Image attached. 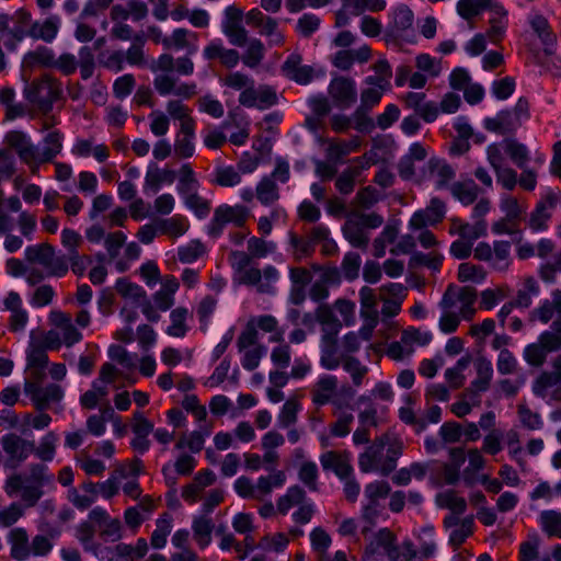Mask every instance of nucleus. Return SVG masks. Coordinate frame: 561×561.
<instances>
[{
  "label": "nucleus",
  "instance_id": "f257e3e1",
  "mask_svg": "<svg viewBox=\"0 0 561 561\" xmlns=\"http://www.w3.org/2000/svg\"><path fill=\"white\" fill-rule=\"evenodd\" d=\"M54 476L47 465L32 462L23 471L9 474L3 491L11 499L19 500L25 507L35 506L44 495V488L53 483Z\"/></svg>",
  "mask_w": 561,
  "mask_h": 561
},
{
  "label": "nucleus",
  "instance_id": "f03ea898",
  "mask_svg": "<svg viewBox=\"0 0 561 561\" xmlns=\"http://www.w3.org/2000/svg\"><path fill=\"white\" fill-rule=\"evenodd\" d=\"M401 454V442L389 435H381L359 454V470L364 473L378 472L380 476L387 477L396 469L397 460Z\"/></svg>",
  "mask_w": 561,
  "mask_h": 561
},
{
  "label": "nucleus",
  "instance_id": "7ed1b4c3",
  "mask_svg": "<svg viewBox=\"0 0 561 561\" xmlns=\"http://www.w3.org/2000/svg\"><path fill=\"white\" fill-rule=\"evenodd\" d=\"M174 68V58L169 54H162L151 66L152 71H163L153 79V87L161 96L173 94L179 98L190 99L196 94V84L180 82L178 78L170 75Z\"/></svg>",
  "mask_w": 561,
  "mask_h": 561
},
{
  "label": "nucleus",
  "instance_id": "20e7f679",
  "mask_svg": "<svg viewBox=\"0 0 561 561\" xmlns=\"http://www.w3.org/2000/svg\"><path fill=\"white\" fill-rule=\"evenodd\" d=\"M382 222L383 218L376 213L364 214L353 211L347 216L342 231L344 238L352 247L366 250L370 240L367 230L376 229L380 227Z\"/></svg>",
  "mask_w": 561,
  "mask_h": 561
},
{
  "label": "nucleus",
  "instance_id": "39448f33",
  "mask_svg": "<svg viewBox=\"0 0 561 561\" xmlns=\"http://www.w3.org/2000/svg\"><path fill=\"white\" fill-rule=\"evenodd\" d=\"M24 255L30 264L42 266L47 277H62L68 272L66 255L56 253L54 247L48 243L30 245L25 249Z\"/></svg>",
  "mask_w": 561,
  "mask_h": 561
},
{
  "label": "nucleus",
  "instance_id": "423d86ee",
  "mask_svg": "<svg viewBox=\"0 0 561 561\" xmlns=\"http://www.w3.org/2000/svg\"><path fill=\"white\" fill-rule=\"evenodd\" d=\"M561 351V320H554L549 330L543 331L536 343L529 344L524 352L526 362L540 366L549 353Z\"/></svg>",
  "mask_w": 561,
  "mask_h": 561
},
{
  "label": "nucleus",
  "instance_id": "0eeeda50",
  "mask_svg": "<svg viewBox=\"0 0 561 561\" xmlns=\"http://www.w3.org/2000/svg\"><path fill=\"white\" fill-rule=\"evenodd\" d=\"M49 320L58 330V332L49 331L46 336V344L49 348H59L61 341L69 347L82 340V334L73 325L70 314L54 310L49 313Z\"/></svg>",
  "mask_w": 561,
  "mask_h": 561
},
{
  "label": "nucleus",
  "instance_id": "6e6552de",
  "mask_svg": "<svg viewBox=\"0 0 561 561\" xmlns=\"http://www.w3.org/2000/svg\"><path fill=\"white\" fill-rule=\"evenodd\" d=\"M60 94V84L55 79L43 77L27 84L24 89L25 99L39 111L47 113Z\"/></svg>",
  "mask_w": 561,
  "mask_h": 561
},
{
  "label": "nucleus",
  "instance_id": "1a4fd4ad",
  "mask_svg": "<svg viewBox=\"0 0 561 561\" xmlns=\"http://www.w3.org/2000/svg\"><path fill=\"white\" fill-rule=\"evenodd\" d=\"M511 248V242L506 240H495L492 244L479 242L473 249V256L486 262L494 271L505 272L512 263Z\"/></svg>",
  "mask_w": 561,
  "mask_h": 561
},
{
  "label": "nucleus",
  "instance_id": "9d476101",
  "mask_svg": "<svg viewBox=\"0 0 561 561\" xmlns=\"http://www.w3.org/2000/svg\"><path fill=\"white\" fill-rule=\"evenodd\" d=\"M250 211L242 205L222 204L218 206L208 226V233L217 238L219 237L226 225L232 224L236 227H242L249 218Z\"/></svg>",
  "mask_w": 561,
  "mask_h": 561
},
{
  "label": "nucleus",
  "instance_id": "9b49d317",
  "mask_svg": "<svg viewBox=\"0 0 561 561\" xmlns=\"http://www.w3.org/2000/svg\"><path fill=\"white\" fill-rule=\"evenodd\" d=\"M476 301V291L472 288H455L449 286L445 291L439 306L440 308H451L459 318L469 320L474 314L473 304Z\"/></svg>",
  "mask_w": 561,
  "mask_h": 561
},
{
  "label": "nucleus",
  "instance_id": "f8f14e48",
  "mask_svg": "<svg viewBox=\"0 0 561 561\" xmlns=\"http://www.w3.org/2000/svg\"><path fill=\"white\" fill-rule=\"evenodd\" d=\"M0 444L8 456L7 465L12 468L20 466L35 451L33 439H26L15 433L2 436Z\"/></svg>",
  "mask_w": 561,
  "mask_h": 561
},
{
  "label": "nucleus",
  "instance_id": "ddd939ff",
  "mask_svg": "<svg viewBox=\"0 0 561 561\" xmlns=\"http://www.w3.org/2000/svg\"><path fill=\"white\" fill-rule=\"evenodd\" d=\"M239 284L255 286L257 293L272 295L275 293L274 284L278 279L277 270L268 265L263 271L250 267L236 276Z\"/></svg>",
  "mask_w": 561,
  "mask_h": 561
},
{
  "label": "nucleus",
  "instance_id": "4468645a",
  "mask_svg": "<svg viewBox=\"0 0 561 561\" xmlns=\"http://www.w3.org/2000/svg\"><path fill=\"white\" fill-rule=\"evenodd\" d=\"M3 142L7 145V149L13 150L21 161L31 168L32 172L37 170V147L24 131L7 133Z\"/></svg>",
  "mask_w": 561,
  "mask_h": 561
},
{
  "label": "nucleus",
  "instance_id": "2eb2a0df",
  "mask_svg": "<svg viewBox=\"0 0 561 561\" xmlns=\"http://www.w3.org/2000/svg\"><path fill=\"white\" fill-rule=\"evenodd\" d=\"M559 204H561V199L558 194L548 191L528 216L527 226L529 229L534 232L547 230L549 220Z\"/></svg>",
  "mask_w": 561,
  "mask_h": 561
},
{
  "label": "nucleus",
  "instance_id": "dca6fc26",
  "mask_svg": "<svg viewBox=\"0 0 561 561\" xmlns=\"http://www.w3.org/2000/svg\"><path fill=\"white\" fill-rule=\"evenodd\" d=\"M31 25V14L26 10L19 9L13 14H9L8 30L4 35H0L4 47L9 50H14L19 43L28 36Z\"/></svg>",
  "mask_w": 561,
  "mask_h": 561
},
{
  "label": "nucleus",
  "instance_id": "f3484780",
  "mask_svg": "<svg viewBox=\"0 0 561 561\" xmlns=\"http://www.w3.org/2000/svg\"><path fill=\"white\" fill-rule=\"evenodd\" d=\"M445 203L437 197H433L425 209H421L413 214L409 226L414 230L424 229L425 227L440 222L445 217Z\"/></svg>",
  "mask_w": 561,
  "mask_h": 561
},
{
  "label": "nucleus",
  "instance_id": "a211bd4d",
  "mask_svg": "<svg viewBox=\"0 0 561 561\" xmlns=\"http://www.w3.org/2000/svg\"><path fill=\"white\" fill-rule=\"evenodd\" d=\"M24 392L31 397L37 410H44L51 402H58L64 397V391L60 386L50 383L42 387L36 382H25Z\"/></svg>",
  "mask_w": 561,
  "mask_h": 561
},
{
  "label": "nucleus",
  "instance_id": "6ab92c4d",
  "mask_svg": "<svg viewBox=\"0 0 561 561\" xmlns=\"http://www.w3.org/2000/svg\"><path fill=\"white\" fill-rule=\"evenodd\" d=\"M277 101L275 91L266 85L254 88V83L240 93L239 102L245 107L268 108Z\"/></svg>",
  "mask_w": 561,
  "mask_h": 561
},
{
  "label": "nucleus",
  "instance_id": "aec40b11",
  "mask_svg": "<svg viewBox=\"0 0 561 561\" xmlns=\"http://www.w3.org/2000/svg\"><path fill=\"white\" fill-rule=\"evenodd\" d=\"M234 490L239 496L248 500L265 501L271 495V489L268 480L259 478L254 483L248 477H239L234 481Z\"/></svg>",
  "mask_w": 561,
  "mask_h": 561
},
{
  "label": "nucleus",
  "instance_id": "412c9836",
  "mask_svg": "<svg viewBox=\"0 0 561 561\" xmlns=\"http://www.w3.org/2000/svg\"><path fill=\"white\" fill-rule=\"evenodd\" d=\"M329 94L337 106L347 108L356 101V84L350 78H334L329 85Z\"/></svg>",
  "mask_w": 561,
  "mask_h": 561
},
{
  "label": "nucleus",
  "instance_id": "4be33fe9",
  "mask_svg": "<svg viewBox=\"0 0 561 561\" xmlns=\"http://www.w3.org/2000/svg\"><path fill=\"white\" fill-rule=\"evenodd\" d=\"M394 542L396 536L388 528H381L369 539L367 551L373 554L382 551L390 561H398L400 550Z\"/></svg>",
  "mask_w": 561,
  "mask_h": 561
},
{
  "label": "nucleus",
  "instance_id": "5701e85b",
  "mask_svg": "<svg viewBox=\"0 0 561 561\" xmlns=\"http://www.w3.org/2000/svg\"><path fill=\"white\" fill-rule=\"evenodd\" d=\"M425 176L436 188H445L455 179V169L444 159L431 158L426 163Z\"/></svg>",
  "mask_w": 561,
  "mask_h": 561
},
{
  "label": "nucleus",
  "instance_id": "b1692460",
  "mask_svg": "<svg viewBox=\"0 0 561 561\" xmlns=\"http://www.w3.org/2000/svg\"><path fill=\"white\" fill-rule=\"evenodd\" d=\"M5 310L10 311L9 328L13 332L24 331L28 313L22 307V299L16 291H10L3 300Z\"/></svg>",
  "mask_w": 561,
  "mask_h": 561
},
{
  "label": "nucleus",
  "instance_id": "393cba45",
  "mask_svg": "<svg viewBox=\"0 0 561 561\" xmlns=\"http://www.w3.org/2000/svg\"><path fill=\"white\" fill-rule=\"evenodd\" d=\"M324 470H332L340 479H347L353 474L351 457L348 454L327 451L320 457Z\"/></svg>",
  "mask_w": 561,
  "mask_h": 561
},
{
  "label": "nucleus",
  "instance_id": "a878e982",
  "mask_svg": "<svg viewBox=\"0 0 561 561\" xmlns=\"http://www.w3.org/2000/svg\"><path fill=\"white\" fill-rule=\"evenodd\" d=\"M95 529L90 522H82L76 528V538L83 547L84 551L93 553L100 559H104V553L110 552V548L102 547L94 541Z\"/></svg>",
  "mask_w": 561,
  "mask_h": 561
},
{
  "label": "nucleus",
  "instance_id": "bb28decb",
  "mask_svg": "<svg viewBox=\"0 0 561 561\" xmlns=\"http://www.w3.org/2000/svg\"><path fill=\"white\" fill-rule=\"evenodd\" d=\"M483 127L500 135L515 133L520 127V122L514 118L511 111H501L494 117H486Z\"/></svg>",
  "mask_w": 561,
  "mask_h": 561
},
{
  "label": "nucleus",
  "instance_id": "cd10ccee",
  "mask_svg": "<svg viewBox=\"0 0 561 561\" xmlns=\"http://www.w3.org/2000/svg\"><path fill=\"white\" fill-rule=\"evenodd\" d=\"M490 27L486 32L488 37L492 43H497L505 35L508 19L507 11L500 3H494L490 7Z\"/></svg>",
  "mask_w": 561,
  "mask_h": 561
},
{
  "label": "nucleus",
  "instance_id": "c85d7f7f",
  "mask_svg": "<svg viewBox=\"0 0 561 561\" xmlns=\"http://www.w3.org/2000/svg\"><path fill=\"white\" fill-rule=\"evenodd\" d=\"M337 389V378L332 375L321 376L312 388V401L317 405H324L332 401Z\"/></svg>",
  "mask_w": 561,
  "mask_h": 561
},
{
  "label": "nucleus",
  "instance_id": "c756f323",
  "mask_svg": "<svg viewBox=\"0 0 561 561\" xmlns=\"http://www.w3.org/2000/svg\"><path fill=\"white\" fill-rule=\"evenodd\" d=\"M62 149V135L57 130L47 133L43 140V148H37V168L53 161Z\"/></svg>",
  "mask_w": 561,
  "mask_h": 561
},
{
  "label": "nucleus",
  "instance_id": "7c9ffc66",
  "mask_svg": "<svg viewBox=\"0 0 561 561\" xmlns=\"http://www.w3.org/2000/svg\"><path fill=\"white\" fill-rule=\"evenodd\" d=\"M195 126L179 128L174 139V153L179 158H191L195 152Z\"/></svg>",
  "mask_w": 561,
  "mask_h": 561
},
{
  "label": "nucleus",
  "instance_id": "2f4dec72",
  "mask_svg": "<svg viewBox=\"0 0 561 561\" xmlns=\"http://www.w3.org/2000/svg\"><path fill=\"white\" fill-rule=\"evenodd\" d=\"M216 480V476L211 470L198 472L193 482L187 484L182 492V497L193 504L199 499V493L207 486L211 485Z\"/></svg>",
  "mask_w": 561,
  "mask_h": 561
},
{
  "label": "nucleus",
  "instance_id": "473e14b6",
  "mask_svg": "<svg viewBox=\"0 0 561 561\" xmlns=\"http://www.w3.org/2000/svg\"><path fill=\"white\" fill-rule=\"evenodd\" d=\"M561 390V380L554 373H542L534 382L533 391L542 399L556 398Z\"/></svg>",
  "mask_w": 561,
  "mask_h": 561
},
{
  "label": "nucleus",
  "instance_id": "72a5a7b5",
  "mask_svg": "<svg viewBox=\"0 0 561 561\" xmlns=\"http://www.w3.org/2000/svg\"><path fill=\"white\" fill-rule=\"evenodd\" d=\"M477 377L470 385V391L474 393L484 392L489 389L493 377V367L491 362L485 357H480L474 363Z\"/></svg>",
  "mask_w": 561,
  "mask_h": 561
},
{
  "label": "nucleus",
  "instance_id": "f704fd0d",
  "mask_svg": "<svg viewBox=\"0 0 561 561\" xmlns=\"http://www.w3.org/2000/svg\"><path fill=\"white\" fill-rule=\"evenodd\" d=\"M165 114L170 119L179 123V128L196 125V122L192 116V110L181 100L168 101L165 104Z\"/></svg>",
  "mask_w": 561,
  "mask_h": 561
},
{
  "label": "nucleus",
  "instance_id": "c9c22d12",
  "mask_svg": "<svg viewBox=\"0 0 561 561\" xmlns=\"http://www.w3.org/2000/svg\"><path fill=\"white\" fill-rule=\"evenodd\" d=\"M11 557L16 561H25L31 556L28 536L23 528H14L10 531Z\"/></svg>",
  "mask_w": 561,
  "mask_h": 561
},
{
  "label": "nucleus",
  "instance_id": "e433bc0d",
  "mask_svg": "<svg viewBox=\"0 0 561 561\" xmlns=\"http://www.w3.org/2000/svg\"><path fill=\"white\" fill-rule=\"evenodd\" d=\"M214 523L207 515H198L193 518L192 530L196 543L202 548H206L211 542V534L214 530Z\"/></svg>",
  "mask_w": 561,
  "mask_h": 561
},
{
  "label": "nucleus",
  "instance_id": "4c0bfd02",
  "mask_svg": "<svg viewBox=\"0 0 561 561\" xmlns=\"http://www.w3.org/2000/svg\"><path fill=\"white\" fill-rule=\"evenodd\" d=\"M486 465V459L483 457L482 451L478 448H471L468 450V466L465 468L462 473L463 482L471 486L478 482L479 477L477 472L482 470Z\"/></svg>",
  "mask_w": 561,
  "mask_h": 561
},
{
  "label": "nucleus",
  "instance_id": "58836bf2",
  "mask_svg": "<svg viewBox=\"0 0 561 561\" xmlns=\"http://www.w3.org/2000/svg\"><path fill=\"white\" fill-rule=\"evenodd\" d=\"M285 76L299 84H307L312 80V69L308 66H300L297 57H289L282 67Z\"/></svg>",
  "mask_w": 561,
  "mask_h": 561
},
{
  "label": "nucleus",
  "instance_id": "ea45409f",
  "mask_svg": "<svg viewBox=\"0 0 561 561\" xmlns=\"http://www.w3.org/2000/svg\"><path fill=\"white\" fill-rule=\"evenodd\" d=\"M59 19L51 16L46 19L44 22H34L30 26L28 36L35 39H43L44 42H51L58 32Z\"/></svg>",
  "mask_w": 561,
  "mask_h": 561
},
{
  "label": "nucleus",
  "instance_id": "a19ab883",
  "mask_svg": "<svg viewBox=\"0 0 561 561\" xmlns=\"http://www.w3.org/2000/svg\"><path fill=\"white\" fill-rule=\"evenodd\" d=\"M392 22L389 28V32L393 36L400 35L401 32L409 30L414 21V14L412 10L405 5H398L392 14Z\"/></svg>",
  "mask_w": 561,
  "mask_h": 561
},
{
  "label": "nucleus",
  "instance_id": "79ce46f5",
  "mask_svg": "<svg viewBox=\"0 0 561 561\" xmlns=\"http://www.w3.org/2000/svg\"><path fill=\"white\" fill-rule=\"evenodd\" d=\"M504 151L517 168H524L530 160V153L526 145L515 138L504 139Z\"/></svg>",
  "mask_w": 561,
  "mask_h": 561
},
{
  "label": "nucleus",
  "instance_id": "37998d69",
  "mask_svg": "<svg viewBox=\"0 0 561 561\" xmlns=\"http://www.w3.org/2000/svg\"><path fill=\"white\" fill-rule=\"evenodd\" d=\"M453 196L463 205L472 204L479 195V186L471 179L456 182L450 186Z\"/></svg>",
  "mask_w": 561,
  "mask_h": 561
},
{
  "label": "nucleus",
  "instance_id": "c03bdc74",
  "mask_svg": "<svg viewBox=\"0 0 561 561\" xmlns=\"http://www.w3.org/2000/svg\"><path fill=\"white\" fill-rule=\"evenodd\" d=\"M157 225L160 234H167L172 238L183 236L188 229L187 220L179 215L169 218H158Z\"/></svg>",
  "mask_w": 561,
  "mask_h": 561
},
{
  "label": "nucleus",
  "instance_id": "a18cd8bd",
  "mask_svg": "<svg viewBox=\"0 0 561 561\" xmlns=\"http://www.w3.org/2000/svg\"><path fill=\"white\" fill-rule=\"evenodd\" d=\"M541 530L549 538H561V512L554 510L542 511L539 515Z\"/></svg>",
  "mask_w": 561,
  "mask_h": 561
},
{
  "label": "nucleus",
  "instance_id": "49530a36",
  "mask_svg": "<svg viewBox=\"0 0 561 561\" xmlns=\"http://www.w3.org/2000/svg\"><path fill=\"white\" fill-rule=\"evenodd\" d=\"M306 499V492L298 485L288 488L286 493L278 497L276 502L277 512L286 515L294 506H299Z\"/></svg>",
  "mask_w": 561,
  "mask_h": 561
},
{
  "label": "nucleus",
  "instance_id": "de8ad7c7",
  "mask_svg": "<svg viewBox=\"0 0 561 561\" xmlns=\"http://www.w3.org/2000/svg\"><path fill=\"white\" fill-rule=\"evenodd\" d=\"M255 196L261 204L267 206L279 198L278 187L272 176H263L255 188Z\"/></svg>",
  "mask_w": 561,
  "mask_h": 561
},
{
  "label": "nucleus",
  "instance_id": "09e8293b",
  "mask_svg": "<svg viewBox=\"0 0 561 561\" xmlns=\"http://www.w3.org/2000/svg\"><path fill=\"white\" fill-rule=\"evenodd\" d=\"M188 313V309L185 307L173 309L170 313L171 324L165 331L167 334L173 337H183L188 330L186 325Z\"/></svg>",
  "mask_w": 561,
  "mask_h": 561
},
{
  "label": "nucleus",
  "instance_id": "8fccbe9b",
  "mask_svg": "<svg viewBox=\"0 0 561 561\" xmlns=\"http://www.w3.org/2000/svg\"><path fill=\"white\" fill-rule=\"evenodd\" d=\"M114 551L117 557L125 558L127 561H138L144 558L148 551L146 539L139 538L135 546L127 543H118Z\"/></svg>",
  "mask_w": 561,
  "mask_h": 561
},
{
  "label": "nucleus",
  "instance_id": "3c124183",
  "mask_svg": "<svg viewBox=\"0 0 561 561\" xmlns=\"http://www.w3.org/2000/svg\"><path fill=\"white\" fill-rule=\"evenodd\" d=\"M57 442V434L48 432L41 438L38 446L35 445V451L33 454L43 462L53 461L56 455Z\"/></svg>",
  "mask_w": 561,
  "mask_h": 561
},
{
  "label": "nucleus",
  "instance_id": "603ef678",
  "mask_svg": "<svg viewBox=\"0 0 561 561\" xmlns=\"http://www.w3.org/2000/svg\"><path fill=\"white\" fill-rule=\"evenodd\" d=\"M265 57V46L257 38L247 42V49L242 56L243 64L249 68H256Z\"/></svg>",
  "mask_w": 561,
  "mask_h": 561
},
{
  "label": "nucleus",
  "instance_id": "864d4df0",
  "mask_svg": "<svg viewBox=\"0 0 561 561\" xmlns=\"http://www.w3.org/2000/svg\"><path fill=\"white\" fill-rule=\"evenodd\" d=\"M344 356L337 355L336 341H321L320 364L328 370L336 369Z\"/></svg>",
  "mask_w": 561,
  "mask_h": 561
},
{
  "label": "nucleus",
  "instance_id": "5fc2aeb1",
  "mask_svg": "<svg viewBox=\"0 0 561 561\" xmlns=\"http://www.w3.org/2000/svg\"><path fill=\"white\" fill-rule=\"evenodd\" d=\"M213 182L222 187H233L241 183V174L231 165L217 167Z\"/></svg>",
  "mask_w": 561,
  "mask_h": 561
},
{
  "label": "nucleus",
  "instance_id": "6e6d98bb",
  "mask_svg": "<svg viewBox=\"0 0 561 561\" xmlns=\"http://www.w3.org/2000/svg\"><path fill=\"white\" fill-rule=\"evenodd\" d=\"M358 147L359 140L357 138L341 142L331 141L327 148V157L330 161L336 163L343 157L356 151Z\"/></svg>",
  "mask_w": 561,
  "mask_h": 561
},
{
  "label": "nucleus",
  "instance_id": "4d7b16f0",
  "mask_svg": "<svg viewBox=\"0 0 561 561\" xmlns=\"http://www.w3.org/2000/svg\"><path fill=\"white\" fill-rule=\"evenodd\" d=\"M199 183L195 178V173L188 163H185L180 169L178 193L183 197L187 194L196 192Z\"/></svg>",
  "mask_w": 561,
  "mask_h": 561
},
{
  "label": "nucleus",
  "instance_id": "13d9d810",
  "mask_svg": "<svg viewBox=\"0 0 561 561\" xmlns=\"http://www.w3.org/2000/svg\"><path fill=\"white\" fill-rule=\"evenodd\" d=\"M436 503L439 507L448 508L455 514H462L467 508L466 500L451 490L438 493Z\"/></svg>",
  "mask_w": 561,
  "mask_h": 561
},
{
  "label": "nucleus",
  "instance_id": "bf43d9fd",
  "mask_svg": "<svg viewBox=\"0 0 561 561\" xmlns=\"http://www.w3.org/2000/svg\"><path fill=\"white\" fill-rule=\"evenodd\" d=\"M172 530V518L170 515H164L156 522V529L151 535V546L156 549H161L167 543V538Z\"/></svg>",
  "mask_w": 561,
  "mask_h": 561
},
{
  "label": "nucleus",
  "instance_id": "052dcab7",
  "mask_svg": "<svg viewBox=\"0 0 561 561\" xmlns=\"http://www.w3.org/2000/svg\"><path fill=\"white\" fill-rule=\"evenodd\" d=\"M341 364L344 370L350 374L353 385L355 387H360L368 373V367L363 365L359 359L354 356L343 357V362Z\"/></svg>",
  "mask_w": 561,
  "mask_h": 561
},
{
  "label": "nucleus",
  "instance_id": "680f3d73",
  "mask_svg": "<svg viewBox=\"0 0 561 561\" xmlns=\"http://www.w3.org/2000/svg\"><path fill=\"white\" fill-rule=\"evenodd\" d=\"M470 365V357L463 356L457 360L455 366L447 368L445 371V378L449 386L454 389L460 388L465 382L463 371Z\"/></svg>",
  "mask_w": 561,
  "mask_h": 561
},
{
  "label": "nucleus",
  "instance_id": "e2e57ef3",
  "mask_svg": "<svg viewBox=\"0 0 561 561\" xmlns=\"http://www.w3.org/2000/svg\"><path fill=\"white\" fill-rule=\"evenodd\" d=\"M175 179V172L172 170H159L148 171L145 179V190L150 188L153 193L160 190L162 183H173Z\"/></svg>",
  "mask_w": 561,
  "mask_h": 561
},
{
  "label": "nucleus",
  "instance_id": "0e129e2a",
  "mask_svg": "<svg viewBox=\"0 0 561 561\" xmlns=\"http://www.w3.org/2000/svg\"><path fill=\"white\" fill-rule=\"evenodd\" d=\"M196 33L186 28H175L169 37L163 38V46L165 48L183 49L187 48L191 39H196Z\"/></svg>",
  "mask_w": 561,
  "mask_h": 561
},
{
  "label": "nucleus",
  "instance_id": "69168bd1",
  "mask_svg": "<svg viewBox=\"0 0 561 561\" xmlns=\"http://www.w3.org/2000/svg\"><path fill=\"white\" fill-rule=\"evenodd\" d=\"M500 209L506 218L517 221L524 215L526 207L516 197L504 194L500 201Z\"/></svg>",
  "mask_w": 561,
  "mask_h": 561
},
{
  "label": "nucleus",
  "instance_id": "338daca9",
  "mask_svg": "<svg viewBox=\"0 0 561 561\" xmlns=\"http://www.w3.org/2000/svg\"><path fill=\"white\" fill-rule=\"evenodd\" d=\"M99 62L110 71L119 72L124 69L125 54L123 50H104L99 55Z\"/></svg>",
  "mask_w": 561,
  "mask_h": 561
},
{
  "label": "nucleus",
  "instance_id": "774afa93",
  "mask_svg": "<svg viewBox=\"0 0 561 561\" xmlns=\"http://www.w3.org/2000/svg\"><path fill=\"white\" fill-rule=\"evenodd\" d=\"M288 543H289V538L287 535H285L283 533H276L273 535L264 536L261 539L257 547L264 551L279 553V552H283L287 548Z\"/></svg>",
  "mask_w": 561,
  "mask_h": 561
}]
</instances>
